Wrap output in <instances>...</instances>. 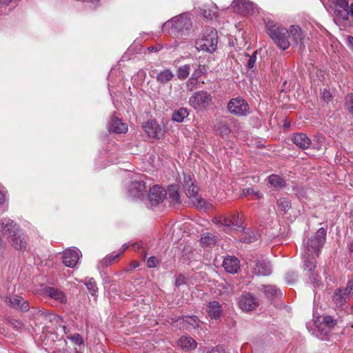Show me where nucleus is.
I'll return each mask as SVG.
<instances>
[{"label":"nucleus","instance_id":"1","mask_svg":"<svg viewBox=\"0 0 353 353\" xmlns=\"http://www.w3.org/2000/svg\"><path fill=\"white\" fill-rule=\"evenodd\" d=\"M170 28V34L181 37L188 36L192 30V23L187 14H182L173 17L165 22L163 30Z\"/></svg>","mask_w":353,"mask_h":353},{"label":"nucleus","instance_id":"2","mask_svg":"<svg viewBox=\"0 0 353 353\" xmlns=\"http://www.w3.org/2000/svg\"><path fill=\"white\" fill-rule=\"evenodd\" d=\"M266 28L268 34L279 48L285 50L290 47L289 32L287 28L276 26L272 21H268Z\"/></svg>","mask_w":353,"mask_h":353},{"label":"nucleus","instance_id":"3","mask_svg":"<svg viewBox=\"0 0 353 353\" xmlns=\"http://www.w3.org/2000/svg\"><path fill=\"white\" fill-rule=\"evenodd\" d=\"M326 233V230L323 228H321L307 240L305 243L307 253L316 256H319L321 249L325 242Z\"/></svg>","mask_w":353,"mask_h":353},{"label":"nucleus","instance_id":"4","mask_svg":"<svg viewBox=\"0 0 353 353\" xmlns=\"http://www.w3.org/2000/svg\"><path fill=\"white\" fill-rule=\"evenodd\" d=\"M218 35L217 32L211 30L209 33L203 38L199 39L195 42V47L198 51H204L213 53L217 47Z\"/></svg>","mask_w":353,"mask_h":353},{"label":"nucleus","instance_id":"5","mask_svg":"<svg viewBox=\"0 0 353 353\" xmlns=\"http://www.w3.org/2000/svg\"><path fill=\"white\" fill-rule=\"evenodd\" d=\"M247 263L250 265L255 275L268 276L272 273L270 263L263 257L251 256V258H247Z\"/></svg>","mask_w":353,"mask_h":353},{"label":"nucleus","instance_id":"6","mask_svg":"<svg viewBox=\"0 0 353 353\" xmlns=\"http://www.w3.org/2000/svg\"><path fill=\"white\" fill-rule=\"evenodd\" d=\"M212 97L206 91L201 90L194 92L189 99V103L194 109L201 110L212 103Z\"/></svg>","mask_w":353,"mask_h":353},{"label":"nucleus","instance_id":"7","mask_svg":"<svg viewBox=\"0 0 353 353\" xmlns=\"http://www.w3.org/2000/svg\"><path fill=\"white\" fill-rule=\"evenodd\" d=\"M228 110L232 114L242 117L250 112V106L243 98L236 97L229 101Z\"/></svg>","mask_w":353,"mask_h":353},{"label":"nucleus","instance_id":"8","mask_svg":"<svg viewBox=\"0 0 353 353\" xmlns=\"http://www.w3.org/2000/svg\"><path fill=\"white\" fill-rule=\"evenodd\" d=\"M352 296H353V281H348L345 288H339L335 290L332 300L336 306L341 307Z\"/></svg>","mask_w":353,"mask_h":353},{"label":"nucleus","instance_id":"9","mask_svg":"<svg viewBox=\"0 0 353 353\" xmlns=\"http://www.w3.org/2000/svg\"><path fill=\"white\" fill-rule=\"evenodd\" d=\"M221 225L232 228L235 230H245L242 225L243 221L239 218L237 212H232L221 216L217 221Z\"/></svg>","mask_w":353,"mask_h":353},{"label":"nucleus","instance_id":"10","mask_svg":"<svg viewBox=\"0 0 353 353\" xmlns=\"http://www.w3.org/2000/svg\"><path fill=\"white\" fill-rule=\"evenodd\" d=\"M183 187L186 195L192 199L193 204L201 207L203 201L198 193L199 188L194 184V182L190 176H188V179L185 177Z\"/></svg>","mask_w":353,"mask_h":353},{"label":"nucleus","instance_id":"11","mask_svg":"<svg viewBox=\"0 0 353 353\" xmlns=\"http://www.w3.org/2000/svg\"><path fill=\"white\" fill-rule=\"evenodd\" d=\"M239 305L243 311H252L258 307L259 301L254 294L249 292H243L239 297Z\"/></svg>","mask_w":353,"mask_h":353},{"label":"nucleus","instance_id":"12","mask_svg":"<svg viewBox=\"0 0 353 353\" xmlns=\"http://www.w3.org/2000/svg\"><path fill=\"white\" fill-rule=\"evenodd\" d=\"M167 194V192L159 185L152 187L148 193L149 203L152 206H157L161 203Z\"/></svg>","mask_w":353,"mask_h":353},{"label":"nucleus","instance_id":"13","mask_svg":"<svg viewBox=\"0 0 353 353\" xmlns=\"http://www.w3.org/2000/svg\"><path fill=\"white\" fill-rule=\"evenodd\" d=\"M129 196L134 199H142L146 192L145 183L142 180L134 181L129 188Z\"/></svg>","mask_w":353,"mask_h":353},{"label":"nucleus","instance_id":"14","mask_svg":"<svg viewBox=\"0 0 353 353\" xmlns=\"http://www.w3.org/2000/svg\"><path fill=\"white\" fill-rule=\"evenodd\" d=\"M9 306L21 312H27L30 309L29 303L23 297L14 295L12 297H6L5 299Z\"/></svg>","mask_w":353,"mask_h":353},{"label":"nucleus","instance_id":"15","mask_svg":"<svg viewBox=\"0 0 353 353\" xmlns=\"http://www.w3.org/2000/svg\"><path fill=\"white\" fill-rule=\"evenodd\" d=\"M12 247L20 251H24L27 246V241L21 229L12 234L8 237Z\"/></svg>","mask_w":353,"mask_h":353},{"label":"nucleus","instance_id":"16","mask_svg":"<svg viewBox=\"0 0 353 353\" xmlns=\"http://www.w3.org/2000/svg\"><path fill=\"white\" fill-rule=\"evenodd\" d=\"M143 128L150 137L159 139L162 134V130L155 120H149Z\"/></svg>","mask_w":353,"mask_h":353},{"label":"nucleus","instance_id":"17","mask_svg":"<svg viewBox=\"0 0 353 353\" xmlns=\"http://www.w3.org/2000/svg\"><path fill=\"white\" fill-rule=\"evenodd\" d=\"M2 232L8 235V237L10 236L12 234H14L21 228L19 226L12 220L8 218H4L1 221L0 223Z\"/></svg>","mask_w":353,"mask_h":353},{"label":"nucleus","instance_id":"18","mask_svg":"<svg viewBox=\"0 0 353 353\" xmlns=\"http://www.w3.org/2000/svg\"><path fill=\"white\" fill-rule=\"evenodd\" d=\"M79 259V254L75 250L69 249L64 251L63 262L66 266L69 268H74L77 263Z\"/></svg>","mask_w":353,"mask_h":353},{"label":"nucleus","instance_id":"19","mask_svg":"<svg viewBox=\"0 0 353 353\" xmlns=\"http://www.w3.org/2000/svg\"><path fill=\"white\" fill-rule=\"evenodd\" d=\"M232 7L235 12L244 14L252 10L253 4L248 0H234Z\"/></svg>","mask_w":353,"mask_h":353},{"label":"nucleus","instance_id":"20","mask_svg":"<svg viewBox=\"0 0 353 353\" xmlns=\"http://www.w3.org/2000/svg\"><path fill=\"white\" fill-rule=\"evenodd\" d=\"M223 267L229 273H236L240 268L239 261L235 256H228L223 260Z\"/></svg>","mask_w":353,"mask_h":353},{"label":"nucleus","instance_id":"21","mask_svg":"<svg viewBox=\"0 0 353 353\" xmlns=\"http://www.w3.org/2000/svg\"><path fill=\"white\" fill-rule=\"evenodd\" d=\"M292 142L301 149H307L311 145L310 139L304 133H294L292 137Z\"/></svg>","mask_w":353,"mask_h":353},{"label":"nucleus","instance_id":"22","mask_svg":"<svg viewBox=\"0 0 353 353\" xmlns=\"http://www.w3.org/2000/svg\"><path fill=\"white\" fill-rule=\"evenodd\" d=\"M108 130L111 132L120 134L126 132L128 128L126 124L123 123L120 119L113 117L108 127Z\"/></svg>","mask_w":353,"mask_h":353},{"label":"nucleus","instance_id":"23","mask_svg":"<svg viewBox=\"0 0 353 353\" xmlns=\"http://www.w3.org/2000/svg\"><path fill=\"white\" fill-rule=\"evenodd\" d=\"M45 292L50 298L61 303H65L67 302L65 294L58 288L48 287L46 288Z\"/></svg>","mask_w":353,"mask_h":353},{"label":"nucleus","instance_id":"24","mask_svg":"<svg viewBox=\"0 0 353 353\" xmlns=\"http://www.w3.org/2000/svg\"><path fill=\"white\" fill-rule=\"evenodd\" d=\"M303 268L305 270H307L310 272L309 276L310 280L312 281H315L316 278L314 276L312 272L316 268V256L307 253V256H305V260L303 264Z\"/></svg>","mask_w":353,"mask_h":353},{"label":"nucleus","instance_id":"25","mask_svg":"<svg viewBox=\"0 0 353 353\" xmlns=\"http://www.w3.org/2000/svg\"><path fill=\"white\" fill-rule=\"evenodd\" d=\"M222 313L221 305L218 301H211L208 305V314L211 319H216Z\"/></svg>","mask_w":353,"mask_h":353},{"label":"nucleus","instance_id":"26","mask_svg":"<svg viewBox=\"0 0 353 353\" xmlns=\"http://www.w3.org/2000/svg\"><path fill=\"white\" fill-rule=\"evenodd\" d=\"M178 345L185 350H192L196 347V341L190 336H182L178 340Z\"/></svg>","mask_w":353,"mask_h":353},{"label":"nucleus","instance_id":"27","mask_svg":"<svg viewBox=\"0 0 353 353\" xmlns=\"http://www.w3.org/2000/svg\"><path fill=\"white\" fill-rule=\"evenodd\" d=\"M289 35L291 34L292 37L293 41L296 44L302 45V41L303 39V34L302 30L298 26L292 25L289 28L288 30Z\"/></svg>","mask_w":353,"mask_h":353},{"label":"nucleus","instance_id":"28","mask_svg":"<svg viewBox=\"0 0 353 353\" xmlns=\"http://www.w3.org/2000/svg\"><path fill=\"white\" fill-rule=\"evenodd\" d=\"M174 74L170 69H165L157 75V81L161 84H165L174 78Z\"/></svg>","mask_w":353,"mask_h":353},{"label":"nucleus","instance_id":"29","mask_svg":"<svg viewBox=\"0 0 353 353\" xmlns=\"http://www.w3.org/2000/svg\"><path fill=\"white\" fill-rule=\"evenodd\" d=\"M269 183L275 188H282L285 186V181L277 174H271L268 177Z\"/></svg>","mask_w":353,"mask_h":353},{"label":"nucleus","instance_id":"30","mask_svg":"<svg viewBox=\"0 0 353 353\" xmlns=\"http://www.w3.org/2000/svg\"><path fill=\"white\" fill-rule=\"evenodd\" d=\"M188 116V112L186 108H181L177 111H174L172 114V119L173 121L181 123L184 119Z\"/></svg>","mask_w":353,"mask_h":353},{"label":"nucleus","instance_id":"31","mask_svg":"<svg viewBox=\"0 0 353 353\" xmlns=\"http://www.w3.org/2000/svg\"><path fill=\"white\" fill-rule=\"evenodd\" d=\"M168 194L172 202L175 203H179L181 202L179 190L176 186L170 185L168 189Z\"/></svg>","mask_w":353,"mask_h":353},{"label":"nucleus","instance_id":"32","mask_svg":"<svg viewBox=\"0 0 353 353\" xmlns=\"http://www.w3.org/2000/svg\"><path fill=\"white\" fill-rule=\"evenodd\" d=\"M276 204L279 208L283 211L284 212H288V210L291 208L290 201L286 198H279L276 201Z\"/></svg>","mask_w":353,"mask_h":353},{"label":"nucleus","instance_id":"33","mask_svg":"<svg viewBox=\"0 0 353 353\" xmlns=\"http://www.w3.org/2000/svg\"><path fill=\"white\" fill-rule=\"evenodd\" d=\"M190 71V65H184L177 70V77L179 79L183 80L186 79L189 74Z\"/></svg>","mask_w":353,"mask_h":353},{"label":"nucleus","instance_id":"34","mask_svg":"<svg viewBox=\"0 0 353 353\" xmlns=\"http://www.w3.org/2000/svg\"><path fill=\"white\" fill-rule=\"evenodd\" d=\"M183 320L192 325L194 328H197L199 326V319L196 316H184L182 317Z\"/></svg>","mask_w":353,"mask_h":353},{"label":"nucleus","instance_id":"35","mask_svg":"<svg viewBox=\"0 0 353 353\" xmlns=\"http://www.w3.org/2000/svg\"><path fill=\"white\" fill-rule=\"evenodd\" d=\"M345 101V108L353 114V93L347 94Z\"/></svg>","mask_w":353,"mask_h":353},{"label":"nucleus","instance_id":"36","mask_svg":"<svg viewBox=\"0 0 353 353\" xmlns=\"http://www.w3.org/2000/svg\"><path fill=\"white\" fill-rule=\"evenodd\" d=\"M215 239L214 236H211L210 234H208L206 236L201 237V243L203 245L211 246L215 244Z\"/></svg>","mask_w":353,"mask_h":353},{"label":"nucleus","instance_id":"37","mask_svg":"<svg viewBox=\"0 0 353 353\" xmlns=\"http://www.w3.org/2000/svg\"><path fill=\"white\" fill-rule=\"evenodd\" d=\"M335 14L336 16L341 17L343 20H347L349 18V15L350 14V7L349 9H341V10H335Z\"/></svg>","mask_w":353,"mask_h":353},{"label":"nucleus","instance_id":"38","mask_svg":"<svg viewBox=\"0 0 353 353\" xmlns=\"http://www.w3.org/2000/svg\"><path fill=\"white\" fill-rule=\"evenodd\" d=\"M87 288L89 291V292L92 295H95L96 292H97V287L96 285V282L93 279H90L87 283H86Z\"/></svg>","mask_w":353,"mask_h":353},{"label":"nucleus","instance_id":"39","mask_svg":"<svg viewBox=\"0 0 353 353\" xmlns=\"http://www.w3.org/2000/svg\"><path fill=\"white\" fill-rule=\"evenodd\" d=\"M263 290H264L265 294L269 298L272 297L277 292V289L276 288L275 286H273V285L263 286Z\"/></svg>","mask_w":353,"mask_h":353},{"label":"nucleus","instance_id":"40","mask_svg":"<svg viewBox=\"0 0 353 353\" xmlns=\"http://www.w3.org/2000/svg\"><path fill=\"white\" fill-rule=\"evenodd\" d=\"M325 325H326L327 327L331 328L334 327V325L336 324V320L334 319L330 316H326L323 317V320L322 322Z\"/></svg>","mask_w":353,"mask_h":353},{"label":"nucleus","instance_id":"41","mask_svg":"<svg viewBox=\"0 0 353 353\" xmlns=\"http://www.w3.org/2000/svg\"><path fill=\"white\" fill-rule=\"evenodd\" d=\"M256 59V52H254L252 55L249 57L248 61L247 62V68L248 69H252L255 65Z\"/></svg>","mask_w":353,"mask_h":353},{"label":"nucleus","instance_id":"42","mask_svg":"<svg viewBox=\"0 0 353 353\" xmlns=\"http://www.w3.org/2000/svg\"><path fill=\"white\" fill-rule=\"evenodd\" d=\"M243 231H244V233L242 234L240 236V241L246 243H249L252 242V239H253L252 236L250 234L248 235V233L245 231V230Z\"/></svg>","mask_w":353,"mask_h":353},{"label":"nucleus","instance_id":"43","mask_svg":"<svg viewBox=\"0 0 353 353\" xmlns=\"http://www.w3.org/2000/svg\"><path fill=\"white\" fill-rule=\"evenodd\" d=\"M321 98L326 103H329L332 100V96L330 91H328L326 89H324L323 91L322 92Z\"/></svg>","mask_w":353,"mask_h":353},{"label":"nucleus","instance_id":"44","mask_svg":"<svg viewBox=\"0 0 353 353\" xmlns=\"http://www.w3.org/2000/svg\"><path fill=\"white\" fill-rule=\"evenodd\" d=\"M121 255V253H119L117 254H115V255H110V256H108L106 258H105L104 259V262H105V265H109L111 264V263L112 261H114L116 259L119 258V256Z\"/></svg>","mask_w":353,"mask_h":353},{"label":"nucleus","instance_id":"45","mask_svg":"<svg viewBox=\"0 0 353 353\" xmlns=\"http://www.w3.org/2000/svg\"><path fill=\"white\" fill-rule=\"evenodd\" d=\"M336 6L341 9H347L348 7L349 0H335Z\"/></svg>","mask_w":353,"mask_h":353},{"label":"nucleus","instance_id":"46","mask_svg":"<svg viewBox=\"0 0 353 353\" xmlns=\"http://www.w3.org/2000/svg\"><path fill=\"white\" fill-rule=\"evenodd\" d=\"M158 263V260L154 256H150L147 261V265L149 268H155Z\"/></svg>","mask_w":353,"mask_h":353},{"label":"nucleus","instance_id":"47","mask_svg":"<svg viewBox=\"0 0 353 353\" xmlns=\"http://www.w3.org/2000/svg\"><path fill=\"white\" fill-rule=\"evenodd\" d=\"M345 43L348 48L353 52V37L351 35H347L345 37Z\"/></svg>","mask_w":353,"mask_h":353},{"label":"nucleus","instance_id":"48","mask_svg":"<svg viewBox=\"0 0 353 353\" xmlns=\"http://www.w3.org/2000/svg\"><path fill=\"white\" fill-rule=\"evenodd\" d=\"M183 283H185V277L182 274H180L175 281V285L177 287H179Z\"/></svg>","mask_w":353,"mask_h":353},{"label":"nucleus","instance_id":"49","mask_svg":"<svg viewBox=\"0 0 353 353\" xmlns=\"http://www.w3.org/2000/svg\"><path fill=\"white\" fill-rule=\"evenodd\" d=\"M162 48L161 46L157 44L155 46H150L148 48V51L150 52H157Z\"/></svg>","mask_w":353,"mask_h":353},{"label":"nucleus","instance_id":"50","mask_svg":"<svg viewBox=\"0 0 353 353\" xmlns=\"http://www.w3.org/2000/svg\"><path fill=\"white\" fill-rule=\"evenodd\" d=\"M255 193V190L253 188H245L243 190V196H246Z\"/></svg>","mask_w":353,"mask_h":353},{"label":"nucleus","instance_id":"51","mask_svg":"<svg viewBox=\"0 0 353 353\" xmlns=\"http://www.w3.org/2000/svg\"><path fill=\"white\" fill-rule=\"evenodd\" d=\"M209 353H225V350L222 347H216L212 348Z\"/></svg>","mask_w":353,"mask_h":353},{"label":"nucleus","instance_id":"52","mask_svg":"<svg viewBox=\"0 0 353 353\" xmlns=\"http://www.w3.org/2000/svg\"><path fill=\"white\" fill-rule=\"evenodd\" d=\"M293 275H294V273H292V275L291 276L290 274V273H288L286 274V279H288V282H292L294 281V278H293Z\"/></svg>","mask_w":353,"mask_h":353},{"label":"nucleus","instance_id":"53","mask_svg":"<svg viewBox=\"0 0 353 353\" xmlns=\"http://www.w3.org/2000/svg\"><path fill=\"white\" fill-rule=\"evenodd\" d=\"M14 327L21 328L23 326V324L21 322H19L18 321H15L14 323H12Z\"/></svg>","mask_w":353,"mask_h":353},{"label":"nucleus","instance_id":"54","mask_svg":"<svg viewBox=\"0 0 353 353\" xmlns=\"http://www.w3.org/2000/svg\"><path fill=\"white\" fill-rule=\"evenodd\" d=\"M21 0H2V3L6 5H9L12 1L19 2Z\"/></svg>","mask_w":353,"mask_h":353},{"label":"nucleus","instance_id":"55","mask_svg":"<svg viewBox=\"0 0 353 353\" xmlns=\"http://www.w3.org/2000/svg\"><path fill=\"white\" fill-rule=\"evenodd\" d=\"M130 265H131V268L132 269H134V268H137L139 266V262H137V261H132L130 263Z\"/></svg>","mask_w":353,"mask_h":353},{"label":"nucleus","instance_id":"56","mask_svg":"<svg viewBox=\"0 0 353 353\" xmlns=\"http://www.w3.org/2000/svg\"><path fill=\"white\" fill-rule=\"evenodd\" d=\"M4 195L3 193L0 191V205L3 204L4 202Z\"/></svg>","mask_w":353,"mask_h":353},{"label":"nucleus","instance_id":"57","mask_svg":"<svg viewBox=\"0 0 353 353\" xmlns=\"http://www.w3.org/2000/svg\"><path fill=\"white\" fill-rule=\"evenodd\" d=\"M202 14L203 15V17H205V18H207V19H208V18H211V17H210V14H208V15H207V10H203V12H202Z\"/></svg>","mask_w":353,"mask_h":353},{"label":"nucleus","instance_id":"58","mask_svg":"<svg viewBox=\"0 0 353 353\" xmlns=\"http://www.w3.org/2000/svg\"><path fill=\"white\" fill-rule=\"evenodd\" d=\"M253 194L256 195L258 199H261L263 196V194L261 192H259V191H256V190H255V193H254Z\"/></svg>","mask_w":353,"mask_h":353},{"label":"nucleus","instance_id":"59","mask_svg":"<svg viewBox=\"0 0 353 353\" xmlns=\"http://www.w3.org/2000/svg\"><path fill=\"white\" fill-rule=\"evenodd\" d=\"M349 250L351 252H353V243L349 244Z\"/></svg>","mask_w":353,"mask_h":353},{"label":"nucleus","instance_id":"60","mask_svg":"<svg viewBox=\"0 0 353 353\" xmlns=\"http://www.w3.org/2000/svg\"><path fill=\"white\" fill-rule=\"evenodd\" d=\"M224 130H223V132L227 133L228 132V129L226 126H224Z\"/></svg>","mask_w":353,"mask_h":353},{"label":"nucleus","instance_id":"61","mask_svg":"<svg viewBox=\"0 0 353 353\" xmlns=\"http://www.w3.org/2000/svg\"><path fill=\"white\" fill-rule=\"evenodd\" d=\"M92 3H97L98 2L99 0H90Z\"/></svg>","mask_w":353,"mask_h":353},{"label":"nucleus","instance_id":"62","mask_svg":"<svg viewBox=\"0 0 353 353\" xmlns=\"http://www.w3.org/2000/svg\"><path fill=\"white\" fill-rule=\"evenodd\" d=\"M1 243H2V239H1V238L0 237V245L1 244Z\"/></svg>","mask_w":353,"mask_h":353}]
</instances>
